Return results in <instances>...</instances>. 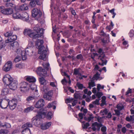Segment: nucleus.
Wrapping results in <instances>:
<instances>
[{"mask_svg": "<svg viewBox=\"0 0 134 134\" xmlns=\"http://www.w3.org/2000/svg\"><path fill=\"white\" fill-rule=\"evenodd\" d=\"M32 123L36 126H37L39 125L41 123V121L39 119L33 118L32 119Z\"/></svg>", "mask_w": 134, "mask_h": 134, "instance_id": "412c9836", "label": "nucleus"}, {"mask_svg": "<svg viewBox=\"0 0 134 134\" xmlns=\"http://www.w3.org/2000/svg\"><path fill=\"white\" fill-rule=\"evenodd\" d=\"M51 124V122H47L42 124L41 126V129L43 130H46L48 129Z\"/></svg>", "mask_w": 134, "mask_h": 134, "instance_id": "dca6fc26", "label": "nucleus"}, {"mask_svg": "<svg viewBox=\"0 0 134 134\" xmlns=\"http://www.w3.org/2000/svg\"><path fill=\"white\" fill-rule=\"evenodd\" d=\"M132 92L131 89L130 88H128V90L126 92L125 95L127 96H128V94L130 93H131Z\"/></svg>", "mask_w": 134, "mask_h": 134, "instance_id": "603ef678", "label": "nucleus"}, {"mask_svg": "<svg viewBox=\"0 0 134 134\" xmlns=\"http://www.w3.org/2000/svg\"><path fill=\"white\" fill-rule=\"evenodd\" d=\"M76 58L78 59L83 60V57L81 54H80L77 55Z\"/></svg>", "mask_w": 134, "mask_h": 134, "instance_id": "09e8293b", "label": "nucleus"}, {"mask_svg": "<svg viewBox=\"0 0 134 134\" xmlns=\"http://www.w3.org/2000/svg\"><path fill=\"white\" fill-rule=\"evenodd\" d=\"M12 62L10 61H8L4 65L3 69L5 71L7 72L10 70L12 68Z\"/></svg>", "mask_w": 134, "mask_h": 134, "instance_id": "1a4fd4ad", "label": "nucleus"}, {"mask_svg": "<svg viewBox=\"0 0 134 134\" xmlns=\"http://www.w3.org/2000/svg\"><path fill=\"white\" fill-rule=\"evenodd\" d=\"M1 12L4 14L8 15L12 14L13 10L12 8H7L1 10Z\"/></svg>", "mask_w": 134, "mask_h": 134, "instance_id": "9d476101", "label": "nucleus"}, {"mask_svg": "<svg viewBox=\"0 0 134 134\" xmlns=\"http://www.w3.org/2000/svg\"><path fill=\"white\" fill-rule=\"evenodd\" d=\"M114 111H115V113L117 115V116H119L120 115V112L119 110H114Z\"/></svg>", "mask_w": 134, "mask_h": 134, "instance_id": "338daca9", "label": "nucleus"}, {"mask_svg": "<svg viewBox=\"0 0 134 134\" xmlns=\"http://www.w3.org/2000/svg\"><path fill=\"white\" fill-rule=\"evenodd\" d=\"M99 100L100 99H96L95 101L92 102V103L96 105H99L100 104L99 103Z\"/></svg>", "mask_w": 134, "mask_h": 134, "instance_id": "3c124183", "label": "nucleus"}, {"mask_svg": "<svg viewBox=\"0 0 134 134\" xmlns=\"http://www.w3.org/2000/svg\"><path fill=\"white\" fill-rule=\"evenodd\" d=\"M44 101L43 99H40L36 102L35 105V107L37 108L43 107L44 105Z\"/></svg>", "mask_w": 134, "mask_h": 134, "instance_id": "9b49d317", "label": "nucleus"}, {"mask_svg": "<svg viewBox=\"0 0 134 134\" xmlns=\"http://www.w3.org/2000/svg\"><path fill=\"white\" fill-rule=\"evenodd\" d=\"M39 81L41 85H44L46 84V80L43 77L39 78Z\"/></svg>", "mask_w": 134, "mask_h": 134, "instance_id": "f704fd0d", "label": "nucleus"}, {"mask_svg": "<svg viewBox=\"0 0 134 134\" xmlns=\"http://www.w3.org/2000/svg\"><path fill=\"white\" fill-rule=\"evenodd\" d=\"M85 115V114H83L81 113H79V116L80 117V119H82L83 118V115Z\"/></svg>", "mask_w": 134, "mask_h": 134, "instance_id": "69168bd1", "label": "nucleus"}, {"mask_svg": "<svg viewBox=\"0 0 134 134\" xmlns=\"http://www.w3.org/2000/svg\"><path fill=\"white\" fill-rule=\"evenodd\" d=\"M20 91L23 92L27 91L29 89L28 84L26 82H23L20 84Z\"/></svg>", "mask_w": 134, "mask_h": 134, "instance_id": "423d86ee", "label": "nucleus"}, {"mask_svg": "<svg viewBox=\"0 0 134 134\" xmlns=\"http://www.w3.org/2000/svg\"><path fill=\"white\" fill-rule=\"evenodd\" d=\"M26 79L27 81L29 82H35L36 81V79L32 76H28L26 77Z\"/></svg>", "mask_w": 134, "mask_h": 134, "instance_id": "a211bd4d", "label": "nucleus"}, {"mask_svg": "<svg viewBox=\"0 0 134 134\" xmlns=\"http://www.w3.org/2000/svg\"><path fill=\"white\" fill-rule=\"evenodd\" d=\"M122 132L124 133H125L126 131V129L125 127H123L121 129Z\"/></svg>", "mask_w": 134, "mask_h": 134, "instance_id": "774afa93", "label": "nucleus"}, {"mask_svg": "<svg viewBox=\"0 0 134 134\" xmlns=\"http://www.w3.org/2000/svg\"><path fill=\"white\" fill-rule=\"evenodd\" d=\"M70 9L72 14L74 15H75L76 14V13L75 10L72 8H71Z\"/></svg>", "mask_w": 134, "mask_h": 134, "instance_id": "e2e57ef3", "label": "nucleus"}, {"mask_svg": "<svg viewBox=\"0 0 134 134\" xmlns=\"http://www.w3.org/2000/svg\"><path fill=\"white\" fill-rule=\"evenodd\" d=\"M30 5L32 7H34L36 5V3L34 0H32L30 2Z\"/></svg>", "mask_w": 134, "mask_h": 134, "instance_id": "49530a36", "label": "nucleus"}, {"mask_svg": "<svg viewBox=\"0 0 134 134\" xmlns=\"http://www.w3.org/2000/svg\"><path fill=\"white\" fill-rule=\"evenodd\" d=\"M102 126V125L101 123H98L97 122H95L92 124V129L94 131H95L96 130L99 131L100 130V127Z\"/></svg>", "mask_w": 134, "mask_h": 134, "instance_id": "6e6552de", "label": "nucleus"}, {"mask_svg": "<svg viewBox=\"0 0 134 134\" xmlns=\"http://www.w3.org/2000/svg\"><path fill=\"white\" fill-rule=\"evenodd\" d=\"M9 92L8 88L5 87H4L2 90L1 94L2 95H6Z\"/></svg>", "mask_w": 134, "mask_h": 134, "instance_id": "4be33fe9", "label": "nucleus"}, {"mask_svg": "<svg viewBox=\"0 0 134 134\" xmlns=\"http://www.w3.org/2000/svg\"><path fill=\"white\" fill-rule=\"evenodd\" d=\"M10 46H11L14 49L17 48L19 46V44L17 42H15L10 44Z\"/></svg>", "mask_w": 134, "mask_h": 134, "instance_id": "7c9ffc66", "label": "nucleus"}, {"mask_svg": "<svg viewBox=\"0 0 134 134\" xmlns=\"http://www.w3.org/2000/svg\"><path fill=\"white\" fill-rule=\"evenodd\" d=\"M3 82L8 85L11 90H14L17 88L18 82L14 80L8 74L5 75L3 79Z\"/></svg>", "mask_w": 134, "mask_h": 134, "instance_id": "f03ea898", "label": "nucleus"}, {"mask_svg": "<svg viewBox=\"0 0 134 134\" xmlns=\"http://www.w3.org/2000/svg\"><path fill=\"white\" fill-rule=\"evenodd\" d=\"M76 85L78 88L80 90H82L83 88H85V87L83 86V85L79 82H77L76 84Z\"/></svg>", "mask_w": 134, "mask_h": 134, "instance_id": "a19ab883", "label": "nucleus"}, {"mask_svg": "<svg viewBox=\"0 0 134 134\" xmlns=\"http://www.w3.org/2000/svg\"><path fill=\"white\" fill-rule=\"evenodd\" d=\"M98 52L99 54V58H98V59H102V58H105V55L104 54L102 50V49H99Z\"/></svg>", "mask_w": 134, "mask_h": 134, "instance_id": "aec40b11", "label": "nucleus"}, {"mask_svg": "<svg viewBox=\"0 0 134 134\" xmlns=\"http://www.w3.org/2000/svg\"><path fill=\"white\" fill-rule=\"evenodd\" d=\"M42 15L41 12L37 8H34L32 10V15L34 17H40Z\"/></svg>", "mask_w": 134, "mask_h": 134, "instance_id": "0eeeda50", "label": "nucleus"}, {"mask_svg": "<svg viewBox=\"0 0 134 134\" xmlns=\"http://www.w3.org/2000/svg\"><path fill=\"white\" fill-rule=\"evenodd\" d=\"M19 9L21 10H27L28 8L27 5L25 4L20 6Z\"/></svg>", "mask_w": 134, "mask_h": 134, "instance_id": "5701e85b", "label": "nucleus"}, {"mask_svg": "<svg viewBox=\"0 0 134 134\" xmlns=\"http://www.w3.org/2000/svg\"><path fill=\"white\" fill-rule=\"evenodd\" d=\"M5 6L7 7H10L13 8L15 7V5L13 4L10 3H8L5 4Z\"/></svg>", "mask_w": 134, "mask_h": 134, "instance_id": "37998d69", "label": "nucleus"}, {"mask_svg": "<svg viewBox=\"0 0 134 134\" xmlns=\"http://www.w3.org/2000/svg\"><path fill=\"white\" fill-rule=\"evenodd\" d=\"M126 120L127 121H131L132 123H133L134 122V115L130 116V117H126Z\"/></svg>", "mask_w": 134, "mask_h": 134, "instance_id": "c85d7f7f", "label": "nucleus"}, {"mask_svg": "<svg viewBox=\"0 0 134 134\" xmlns=\"http://www.w3.org/2000/svg\"><path fill=\"white\" fill-rule=\"evenodd\" d=\"M83 126H82L83 129H87L88 127L90 126V124L88 122H87L83 124Z\"/></svg>", "mask_w": 134, "mask_h": 134, "instance_id": "864d4df0", "label": "nucleus"}, {"mask_svg": "<svg viewBox=\"0 0 134 134\" xmlns=\"http://www.w3.org/2000/svg\"><path fill=\"white\" fill-rule=\"evenodd\" d=\"M74 98H67L66 99V101L68 103H69L71 102V101L74 100Z\"/></svg>", "mask_w": 134, "mask_h": 134, "instance_id": "0e129e2a", "label": "nucleus"}, {"mask_svg": "<svg viewBox=\"0 0 134 134\" xmlns=\"http://www.w3.org/2000/svg\"><path fill=\"white\" fill-rule=\"evenodd\" d=\"M17 100L15 99H13L9 102H8V105L9 104L13 105H15L16 106L17 104Z\"/></svg>", "mask_w": 134, "mask_h": 134, "instance_id": "72a5a7b5", "label": "nucleus"}, {"mask_svg": "<svg viewBox=\"0 0 134 134\" xmlns=\"http://www.w3.org/2000/svg\"><path fill=\"white\" fill-rule=\"evenodd\" d=\"M92 81L90 82L89 83V87L88 88L91 89V87H93L95 86L94 82L93 81Z\"/></svg>", "mask_w": 134, "mask_h": 134, "instance_id": "58836bf2", "label": "nucleus"}, {"mask_svg": "<svg viewBox=\"0 0 134 134\" xmlns=\"http://www.w3.org/2000/svg\"><path fill=\"white\" fill-rule=\"evenodd\" d=\"M32 84L33 86H30V87L31 90H35V89L36 87V86L34 85V83H33Z\"/></svg>", "mask_w": 134, "mask_h": 134, "instance_id": "680f3d73", "label": "nucleus"}, {"mask_svg": "<svg viewBox=\"0 0 134 134\" xmlns=\"http://www.w3.org/2000/svg\"><path fill=\"white\" fill-rule=\"evenodd\" d=\"M129 35L130 37H133L134 35V31L132 30H131L129 32Z\"/></svg>", "mask_w": 134, "mask_h": 134, "instance_id": "5fc2aeb1", "label": "nucleus"}, {"mask_svg": "<svg viewBox=\"0 0 134 134\" xmlns=\"http://www.w3.org/2000/svg\"><path fill=\"white\" fill-rule=\"evenodd\" d=\"M9 105L10 109L12 110H14L16 106V105L15 104L14 105L10 104Z\"/></svg>", "mask_w": 134, "mask_h": 134, "instance_id": "4d7b16f0", "label": "nucleus"}, {"mask_svg": "<svg viewBox=\"0 0 134 134\" xmlns=\"http://www.w3.org/2000/svg\"><path fill=\"white\" fill-rule=\"evenodd\" d=\"M12 34L10 31H8L4 34V35L5 37H8V39L5 40L6 43H9L16 40V36L15 35H12Z\"/></svg>", "mask_w": 134, "mask_h": 134, "instance_id": "7ed1b4c3", "label": "nucleus"}, {"mask_svg": "<svg viewBox=\"0 0 134 134\" xmlns=\"http://www.w3.org/2000/svg\"><path fill=\"white\" fill-rule=\"evenodd\" d=\"M35 99V97L33 96H30L27 97L26 99V101L29 102Z\"/></svg>", "mask_w": 134, "mask_h": 134, "instance_id": "ea45409f", "label": "nucleus"}, {"mask_svg": "<svg viewBox=\"0 0 134 134\" xmlns=\"http://www.w3.org/2000/svg\"><path fill=\"white\" fill-rule=\"evenodd\" d=\"M42 65L45 69L48 70L49 68V64L48 63H43L42 64Z\"/></svg>", "mask_w": 134, "mask_h": 134, "instance_id": "e433bc0d", "label": "nucleus"}, {"mask_svg": "<svg viewBox=\"0 0 134 134\" xmlns=\"http://www.w3.org/2000/svg\"><path fill=\"white\" fill-rule=\"evenodd\" d=\"M20 54L22 59L24 60L26 59L27 55L30 56L32 54V52L30 49L27 48L26 49L25 51H21Z\"/></svg>", "mask_w": 134, "mask_h": 134, "instance_id": "39448f33", "label": "nucleus"}, {"mask_svg": "<svg viewBox=\"0 0 134 134\" xmlns=\"http://www.w3.org/2000/svg\"><path fill=\"white\" fill-rule=\"evenodd\" d=\"M32 126V124L29 122H28L23 125L22 127L28 128V127H31Z\"/></svg>", "mask_w": 134, "mask_h": 134, "instance_id": "473e14b6", "label": "nucleus"}, {"mask_svg": "<svg viewBox=\"0 0 134 134\" xmlns=\"http://www.w3.org/2000/svg\"><path fill=\"white\" fill-rule=\"evenodd\" d=\"M13 17L14 18L16 19H20L21 15L18 12H16L13 14Z\"/></svg>", "mask_w": 134, "mask_h": 134, "instance_id": "a878e982", "label": "nucleus"}, {"mask_svg": "<svg viewBox=\"0 0 134 134\" xmlns=\"http://www.w3.org/2000/svg\"><path fill=\"white\" fill-rule=\"evenodd\" d=\"M21 132L22 134H31L30 129L28 128H24Z\"/></svg>", "mask_w": 134, "mask_h": 134, "instance_id": "393cba45", "label": "nucleus"}, {"mask_svg": "<svg viewBox=\"0 0 134 134\" xmlns=\"http://www.w3.org/2000/svg\"><path fill=\"white\" fill-rule=\"evenodd\" d=\"M101 41L104 44H105L108 43V40L106 38L102 39Z\"/></svg>", "mask_w": 134, "mask_h": 134, "instance_id": "6e6d98bb", "label": "nucleus"}, {"mask_svg": "<svg viewBox=\"0 0 134 134\" xmlns=\"http://www.w3.org/2000/svg\"><path fill=\"white\" fill-rule=\"evenodd\" d=\"M101 131L102 132H106L107 131V128L105 126H102L101 128Z\"/></svg>", "mask_w": 134, "mask_h": 134, "instance_id": "bf43d9fd", "label": "nucleus"}, {"mask_svg": "<svg viewBox=\"0 0 134 134\" xmlns=\"http://www.w3.org/2000/svg\"><path fill=\"white\" fill-rule=\"evenodd\" d=\"M43 53H41V54L39 57V58L41 59H42L44 61H45L46 60V52L47 51H43Z\"/></svg>", "mask_w": 134, "mask_h": 134, "instance_id": "6ab92c4d", "label": "nucleus"}, {"mask_svg": "<svg viewBox=\"0 0 134 134\" xmlns=\"http://www.w3.org/2000/svg\"><path fill=\"white\" fill-rule=\"evenodd\" d=\"M20 19L24 21H27L29 19L28 14L26 12H23L22 15H21Z\"/></svg>", "mask_w": 134, "mask_h": 134, "instance_id": "2eb2a0df", "label": "nucleus"}, {"mask_svg": "<svg viewBox=\"0 0 134 134\" xmlns=\"http://www.w3.org/2000/svg\"><path fill=\"white\" fill-rule=\"evenodd\" d=\"M44 43L43 41L42 40H38L36 42V45L38 47V53L41 54L43 53V51H47L48 49H45L43 45Z\"/></svg>", "mask_w": 134, "mask_h": 134, "instance_id": "20e7f679", "label": "nucleus"}, {"mask_svg": "<svg viewBox=\"0 0 134 134\" xmlns=\"http://www.w3.org/2000/svg\"><path fill=\"white\" fill-rule=\"evenodd\" d=\"M117 108L119 109L120 110H122L124 108L123 106L121 105H120L118 104L117 105Z\"/></svg>", "mask_w": 134, "mask_h": 134, "instance_id": "13d9d810", "label": "nucleus"}, {"mask_svg": "<svg viewBox=\"0 0 134 134\" xmlns=\"http://www.w3.org/2000/svg\"><path fill=\"white\" fill-rule=\"evenodd\" d=\"M100 74L98 72H97L93 76V77H92V80H93V81H94L95 80H99L100 78V80L102 79V78L100 77Z\"/></svg>", "mask_w": 134, "mask_h": 134, "instance_id": "cd10ccee", "label": "nucleus"}, {"mask_svg": "<svg viewBox=\"0 0 134 134\" xmlns=\"http://www.w3.org/2000/svg\"><path fill=\"white\" fill-rule=\"evenodd\" d=\"M74 97L76 99H79L81 98V96L80 94L75 93L74 94Z\"/></svg>", "mask_w": 134, "mask_h": 134, "instance_id": "a18cd8bd", "label": "nucleus"}, {"mask_svg": "<svg viewBox=\"0 0 134 134\" xmlns=\"http://www.w3.org/2000/svg\"><path fill=\"white\" fill-rule=\"evenodd\" d=\"M36 72L37 73H39L40 72H43L44 74H46L47 73L45 70L44 69H43L41 67L37 68V69L36 70Z\"/></svg>", "mask_w": 134, "mask_h": 134, "instance_id": "b1692460", "label": "nucleus"}, {"mask_svg": "<svg viewBox=\"0 0 134 134\" xmlns=\"http://www.w3.org/2000/svg\"><path fill=\"white\" fill-rule=\"evenodd\" d=\"M34 30L35 31V33L29 29L25 30L24 33L25 35H28L33 39H36L41 37L44 33V30L40 28L38 26L34 27Z\"/></svg>", "mask_w": 134, "mask_h": 134, "instance_id": "f257e3e1", "label": "nucleus"}, {"mask_svg": "<svg viewBox=\"0 0 134 134\" xmlns=\"http://www.w3.org/2000/svg\"><path fill=\"white\" fill-rule=\"evenodd\" d=\"M15 66L16 68H18L19 69H21L23 67L22 65L20 64H16L15 65Z\"/></svg>", "mask_w": 134, "mask_h": 134, "instance_id": "052dcab7", "label": "nucleus"}, {"mask_svg": "<svg viewBox=\"0 0 134 134\" xmlns=\"http://www.w3.org/2000/svg\"><path fill=\"white\" fill-rule=\"evenodd\" d=\"M21 58L19 56H17L16 57L14 60V62L16 63L19 62L21 60Z\"/></svg>", "mask_w": 134, "mask_h": 134, "instance_id": "79ce46f5", "label": "nucleus"}, {"mask_svg": "<svg viewBox=\"0 0 134 134\" xmlns=\"http://www.w3.org/2000/svg\"><path fill=\"white\" fill-rule=\"evenodd\" d=\"M81 69L80 68H75L74 70V74L75 75H78L81 76V75L80 71Z\"/></svg>", "mask_w": 134, "mask_h": 134, "instance_id": "bb28decb", "label": "nucleus"}, {"mask_svg": "<svg viewBox=\"0 0 134 134\" xmlns=\"http://www.w3.org/2000/svg\"><path fill=\"white\" fill-rule=\"evenodd\" d=\"M56 103V102L54 101L53 102L51 103H49L47 106V107L48 108H50L53 107L54 106V104H55Z\"/></svg>", "mask_w": 134, "mask_h": 134, "instance_id": "8fccbe9b", "label": "nucleus"}, {"mask_svg": "<svg viewBox=\"0 0 134 134\" xmlns=\"http://www.w3.org/2000/svg\"><path fill=\"white\" fill-rule=\"evenodd\" d=\"M99 59L102 61V63H99V65L103 66L104 65H106L107 64V60L105 59L104 58H102V59Z\"/></svg>", "mask_w": 134, "mask_h": 134, "instance_id": "2f4dec72", "label": "nucleus"}, {"mask_svg": "<svg viewBox=\"0 0 134 134\" xmlns=\"http://www.w3.org/2000/svg\"><path fill=\"white\" fill-rule=\"evenodd\" d=\"M49 90L48 86L46 85H43L41 86V90L42 93L44 94L47 93Z\"/></svg>", "mask_w": 134, "mask_h": 134, "instance_id": "f3484780", "label": "nucleus"}, {"mask_svg": "<svg viewBox=\"0 0 134 134\" xmlns=\"http://www.w3.org/2000/svg\"><path fill=\"white\" fill-rule=\"evenodd\" d=\"M34 108L32 106L28 107L25 109L24 110V112L27 113H28L32 110Z\"/></svg>", "mask_w": 134, "mask_h": 134, "instance_id": "c9c22d12", "label": "nucleus"}, {"mask_svg": "<svg viewBox=\"0 0 134 134\" xmlns=\"http://www.w3.org/2000/svg\"><path fill=\"white\" fill-rule=\"evenodd\" d=\"M98 91L96 96L98 97L99 99L100 100L101 96L103 95V93L102 92H99Z\"/></svg>", "mask_w": 134, "mask_h": 134, "instance_id": "de8ad7c7", "label": "nucleus"}, {"mask_svg": "<svg viewBox=\"0 0 134 134\" xmlns=\"http://www.w3.org/2000/svg\"><path fill=\"white\" fill-rule=\"evenodd\" d=\"M9 132V131L7 130L1 129L0 130V134H8Z\"/></svg>", "mask_w": 134, "mask_h": 134, "instance_id": "4c0bfd02", "label": "nucleus"}, {"mask_svg": "<svg viewBox=\"0 0 134 134\" xmlns=\"http://www.w3.org/2000/svg\"><path fill=\"white\" fill-rule=\"evenodd\" d=\"M0 126L1 127L6 128H9L11 127L10 125L7 123L5 122L4 123H1L0 124Z\"/></svg>", "mask_w": 134, "mask_h": 134, "instance_id": "c756f323", "label": "nucleus"}, {"mask_svg": "<svg viewBox=\"0 0 134 134\" xmlns=\"http://www.w3.org/2000/svg\"><path fill=\"white\" fill-rule=\"evenodd\" d=\"M52 95L53 91L51 90L47 92V93L44 94L43 95V97L46 100H50L52 99Z\"/></svg>", "mask_w": 134, "mask_h": 134, "instance_id": "ddd939ff", "label": "nucleus"}, {"mask_svg": "<svg viewBox=\"0 0 134 134\" xmlns=\"http://www.w3.org/2000/svg\"><path fill=\"white\" fill-rule=\"evenodd\" d=\"M8 105V102L5 100L0 99V107L2 109H6Z\"/></svg>", "mask_w": 134, "mask_h": 134, "instance_id": "f8f14e48", "label": "nucleus"}, {"mask_svg": "<svg viewBox=\"0 0 134 134\" xmlns=\"http://www.w3.org/2000/svg\"><path fill=\"white\" fill-rule=\"evenodd\" d=\"M46 111L43 109H41L38 112L37 116L40 118H44L46 115Z\"/></svg>", "mask_w": 134, "mask_h": 134, "instance_id": "4468645a", "label": "nucleus"}, {"mask_svg": "<svg viewBox=\"0 0 134 134\" xmlns=\"http://www.w3.org/2000/svg\"><path fill=\"white\" fill-rule=\"evenodd\" d=\"M52 114L51 112H49L47 114V118L49 120L51 119L52 118Z\"/></svg>", "mask_w": 134, "mask_h": 134, "instance_id": "c03bdc74", "label": "nucleus"}]
</instances>
